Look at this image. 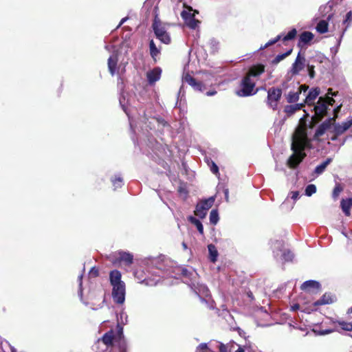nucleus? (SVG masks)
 Segmentation results:
<instances>
[{"instance_id": "3", "label": "nucleus", "mask_w": 352, "mask_h": 352, "mask_svg": "<svg viewBox=\"0 0 352 352\" xmlns=\"http://www.w3.org/2000/svg\"><path fill=\"white\" fill-rule=\"evenodd\" d=\"M306 138V133L300 128L296 130V134L293 136V142L292 144V149L294 151L289 158L287 160V164L290 168L296 167L300 162L302 160L304 155L300 151L304 140Z\"/></svg>"}, {"instance_id": "59", "label": "nucleus", "mask_w": 352, "mask_h": 352, "mask_svg": "<svg viewBox=\"0 0 352 352\" xmlns=\"http://www.w3.org/2000/svg\"><path fill=\"white\" fill-rule=\"evenodd\" d=\"M330 95L332 96H336V94L335 93L332 92V89H328L327 98L329 97Z\"/></svg>"}, {"instance_id": "9", "label": "nucleus", "mask_w": 352, "mask_h": 352, "mask_svg": "<svg viewBox=\"0 0 352 352\" xmlns=\"http://www.w3.org/2000/svg\"><path fill=\"white\" fill-rule=\"evenodd\" d=\"M351 125L352 118L346 122H343L342 124H337L335 120L332 122L331 132L335 133L336 135H340L348 130Z\"/></svg>"}, {"instance_id": "38", "label": "nucleus", "mask_w": 352, "mask_h": 352, "mask_svg": "<svg viewBox=\"0 0 352 352\" xmlns=\"http://www.w3.org/2000/svg\"><path fill=\"white\" fill-rule=\"evenodd\" d=\"M292 52V50H289L287 52H286L284 54H278L277 55L274 60H272L273 64H278L279 62H280L282 60H283L285 58L288 56Z\"/></svg>"}, {"instance_id": "4", "label": "nucleus", "mask_w": 352, "mask_h": 352, "mask_svg": "<svg viewBox=\"0 0 352 352\" xmlns=\"http://www.w3.org/2000/svg\"><path fill=\"white\" fill-rule=\"evenodd\" d=\"M282 91L279 88L272 87L267 91V105L269 108L276 110L281 98Z\"/></svg>"}, {"instance_id": "10", "label": "nucleus", "mask_w": 352, "mask_h": 352, "mask_svg": "<svg viewBox=\"0 0 352 352\" xmlns=\"http://www.w3.org/2000/svg\"><path fill=\"white\" fill-rule=\"evenodd\" d=\"M335 121V118H331L324 121L321 124L318 126L316 132L315 137L319 138L322 136L327 131H331L332 122Z\"/></svg>"}, {"instance_id": "56", "label": "nucleus", "mask_w": 352, "mask_h": 352, "mask_svg": "<svg viewBox=\"0 0 352 352\" xmlns=\"http://www.w3.org/2000/svg\"><path fill=\"white\" fill-rule=\"evenodd\" d=\"M334 102H335V100L332 98H330V97L327 98V104L333 105Z\"/></svg>"}, {"instance_id": "19", "label": "nucleus", "mask_w": 352, "mask_h": 352, "mask_svg": "<svg viewBox=\"0 0 352 352\" xmlns=\"http://www.w3.org/2000/svg\"><path fill=\"white\" fill-rule=\"evenodd\" d=\"M183 81L187 82L188 85L192 86L195 90L202 91L203 85L200 82H197L195 79L188 74H186L183 76Z\"/></svg>"}, {"instance_id": "11", "label": "nucleus", "mask_w": 352, "mask_h": 352, "mask_svg": "<svg viewBox=\"0 0 352 352\" xmlns=\"http://www.w3.org/2000/svg\"><path fill=\"white\" fill-rule=\"evenodd\" d=\"M188 285L190 286L192 289H194L196 294L199 296H205L207 297L209 296V289L208 287L204 284H199L195 280L194 282L187 283Z\"/></svg>"}, {"instance_id": "53", "label": "nucleus", "mask_w": 352, "mask_h": 352, "mask_svg": "<svg viewBox=\"0 0 352 352\" xmlns=\"http://www.w3.org/2000/svg\"><path fill=\"white\" fill-rule=\"evenodd\" d=\"M210 170L213 173H218L219 171V168L218 166L216 165V164L213 162H212V165L210 166Z\"/></svg>"}, {"instance_id": "12", "label": "nucleus", "mask_w": 352, "mask_h": 352, "mask_svg": "<svg viewBox=\"0 0 352 352\" xmlns=\"http://www.w3.org/2000/svg\"><path fill=\"white\" fill-rule=\"evenodd\" d=\"M305 59L303 56H301L299 52L294 63L292 64L290 72L292 75H297L299 72L302 70L305 65Z\"/></svg>"}, {"instance_id": "51", "label": "nucleus", "mask_w": 352, "mask_h": 352, "mask_svg": "<svg viewBox=\"0 0 352 352\" xmlns=\"http://www.w3.org/2000/svg\"><path fill=\"white\" fill-rule=\"evenodd\" d=\"M82 274L79 275L78 277V284H79V291H78V294L79 296H82Z\"/></svg>"}, {"instance_id": "35", "label": "nucleus", "mask_w": 352, "mask_h": 352, "mask_svg": "<svg viewBox=\"0 0 352 352\" xmlns=\"http://www.w3.org/2000/svg\"><path fill=\"white\" fill-rule=\"evenodd\" d=\"M150 54L152 58H155L160 54V50L157 48L154 41L151 40L149 43Z\"/></svg>"}, {"instance_id": "42", "label": "nucleus", "mask_w": 352, "mask_h": 352, "mask_svg": "<svg viewBox=\"0 0 352 352\" xmlns=\"http://www.w3.org/2000/svg\"><path fill=\"white\" fill-rule=\"evenodd\" d=\"M111 182L115 189L121 188L123 185L122 178L120 175H116L115 178L112 179Z\"/></svg>"}, {"instance_id": "54", "label": "nucleus", "mask_w": 352, "mask_h": 352, "mask_svg": "<svg viewBox=\"0 0 352 352\" xmlns=\"http://www.w3.org/2000/svg\"><path fill=\"white\" fill-rule=\"evenodd\" d=\"M292 199L294 201H296L299 198V192L298 191H293L291 192Z\"/></svg>"}, {"instance_id": "7", "label": "nucleus", "mask_w": 352, "mask_h": 352, "mask_svg": "<svg viewBox=\"0 0 352 352\" xmlns=\"http://www.w3.org/2000/svg\"><path fill=\"white\" fill-rule=\"evenodd\" d=\"M112 287V298L113 301L120 305H122L125 301L126 286L125 283Z\"/></svg>"}, {"instance_id": "18", "label": "nucleus", "mask_w": 352, "mask_h": 352, "mask_svg": "<svg viewBox=\"0 0 352 352\" xmlns=\"http://www.w3.org/2000/svg\"><path fill=\"white\" fill-rule=\"evenodd\" d=\"M109 281L111 286L124 284L122 280V274L120 271L114 270L109 273Z\"/></svg>"}, {"instance_id": "52", "label": "nucleus", "mask_w": 352, "mask_h": 352, "mask_svg": "<svg viewBox=\"0 0 352 352\" xmlns=\"http://www.w3.org/2000/svg\"><path fill=\"white\" fill-rule=\"evenodd\" d=\"M98 270L95 267H91V269L89 271V276L93 277H96L98 276Z\"/></svg>"}, {"instance_id": "41", "label": "nucleus", "mask_w": 352, "mask_h": 352, "mask_svg": "<svg viewBox=\"0 0 352 352\" xmlns=\"http://www.w3.org/2000/svg\"><path fill=\"white\" fill-rule=\"evenodd\" d=\"M1 351L3 352H16V350L13 346H10L7 341L4 342L1 341Z\"/></svg>"}, {"instance_id": "43", "label": "nucleus", "mask_w": 352, "mask_h": 352, "mask_svg": "<svg viewBox=\"0 0 352 352\" xmlns=\"http://www.w3.org/2000/svg\"><path fill=\"white\" fill-rule=\"evenodd\" d=\"M296 34H297V31L295 28H293L292 30H290L287 34V35H285L283 38V41H290V40H292L294 39L296 36Z\"/></svg>"}, {"instance_id": "21", "label": "nucleus", "mask_w": 352, "mask_h": 352, "mask_svg": "<svg viewBox=\"0 0 352 352\" xmlns=\"http://www.w3.org/2000/svg\"><path fill=\"white\" fill-rule=\"evenodd\" d=\"M271 248L274 256L277 257L284 250V242L282 240H272L271 241Z\"/></svg>"}, {"instance_id": "13", "label": "nucleus", "mask_w": 352, "mask_h": 352, "mask_svg": "<svg viewBox=\"0 0 352 352\" xmlns=\"http://www.w3.org/2000/svg\"><path fill=\"white\" fill-rule=\"evenodd\" d=\"M309 87L305 85H299L296 91H289L287 96V101L289 103H293L298 100L300 94L303 92L305 93Z\"/></svg>"}, {"instance_id": "40", "label": "nucleus", "mask_w": 352, "mask_h": 352, "mask_svg": "<svg viewBox=\"0 0 352 352\" xmlns=\"http://www.w3.org/2000/svg\"><path fill=\"white\" fill-rule=\"evenodd\" d=\"M281 256L285 261H292L294 258V254L290 250H285L281 252Z\"/></svg>"}, {"instance_id": "29", "label": "nucleus", "mask_w": 352, "mask_h": 352, "mask_svg": "<svg viewBox=\"0 0 352 352\" xmlns=\"http://www.w3.org/2000/svg\"><path fill=\"white\" fill-rule=\"evenodd\" d=\"M305 106L304 103H299L291 105H287L285 107V111L288 115L294 113L296 111L301 109Z\"/></svg>"}, {"instance_id": "17", "label": "nucleus", "mask_w": 352, "mask_h": 352, "mask_svg": "<svg viewBox=\"0 0 352 352\" xmlns=\"http://www.w3.org/2000/svg\"><path fill=\"white\" fill-rule=\"evenodd\" d=\"M320 94V89L318 87L313 88L309 90L308 94L306 96L305 103L308 106H313L314 100Z\"/></svg>"}, {"instance_id": "5", "label": "nucleus", "mask_w": 352, "mask_h": 352, "mask_svg": "<svg viewBox=\"0 0 352 352\" xmlns=\"http://www.w3.org/2000/svg\"><path fill=\"white\" fill-rule=\"evenodd\" d=\"M214 202V197H210L208 199L200 201L196 206L195 214L201 219L205 218L208 210L212 206Z\"/></svg>"}, {"instance_id": "32", "label": "nucleus", "mask_w": 352, "mask_h": 352, "mask_svg": "<svg viewBox=\"0 0 352 352\" xmlns=\"http://www.w3.org/2000/svg\"><path fill=\"white\" fill-rule=\"evenodd\" d=\"M331 158H327L324 162L316 167L314 173L317 175H320L326 169L327 166L331 162Z\"/></svg>"}, {"instance_id": "27", "label": "nucleus", "mask_w": 352, "mask_h": 352, "mask_svg": "<svg viewBox=\"0 0 352 352\" xmlns=\"http://www.w3.org/2000/svg\"><path fill=\"white\" fill-rule=\"evenodd\" d=\"M195 13H198V12L193 10L192 8L188 7L187 8V10H184L182 12L181 16L186 23L187 21L195 18Z\"/></svg>"}, {"instance_id": "46", "label": "nucleus", "mask_w": 352, "mask_h": 352, "mask_svg": "<svg viewBox=\"0 0 352 352\" xmlns=\"http://www.w3.org/2000/svg\"><path fill=\"white\" fill-rule=\"evenodd\" d=\"M282 38L281 35H278L276 38L274 39L270 40L264 46H261L260 47L261 50H264L267 48L269 46H271L274 44H275L276 42H278L280 38Z\"/></svg>"}, {"instance_id": "33", "label": "nucleus", "mask_w": 352, "mask_h": 352, "mask_svg": "<svg viewBox=\"0 0 352 352\" xmlns=\"http://www.w3.org/2000/svg\"><path fill=\"white\" fill-rule=\"evenodd\" d=\"M188 220L191 223L196 226L199 234H204V227L201 222L199 219L190 216L188 217Z\"/></svg>"}, {"instance_id": "36", "label": "nucleus", "mask_w": 352, "mask_h": 352, "mask_svg": "<svg viewBox=\"0 0 352 352\" xmlns=\"http://www.w3.org/2000/svg\"><path fill=\"white\" fill-rule=\"evenodd\" d=\"M185 23L189 28L196 30L197 28H199L200 21L196 19L195 18H193L190 20L187 21Z\"/></svg>"}, {"instance_id": "37", "label": "nucleus", "mask_w": 352, "mask_h": 352, "mask_svg": "<svg viewBox=\"0 0 352 352\" xmlns=\"http://www.w3.org/2000/svg\"><path fill=\"white\" fill-rule=\"evenodd\" d=\"M219 221V213L217 210H212L210 213V222L213 225H216Z\"/></svg>"}, {"instance_id": "58", "label": "nucleus", "mask_w": 352, "mask_h": 352, "mask_svg": "<svg viewBox=\"0 0 352 352\" xmlns=\"http://www.w3.org/2000/svg\"><path fill=\"white\" fill-rule=\"evenodd\" d=\"M216 94H217L216 91H210L206 92V95L208 96H212L215 95Z\"/></svg>"}, {"instance_id": "31", "label": "nucleus", "mask_w": 352, "mask_h": 352, "mask_svg": "<svg viewBox=\"0 0 352 352\" xmlns=\"http://www.w3.org/2000/svg\"><path fill=\"white\" fill-rule=\"evenodd\" d=\"M208 249L209 252V258L210 261L214 263L217 261L218 256V252L217 248L213 244H209L208 245Z\"/></svg>"}, {"instance_id": "60", "label": "nucleus", "mask_w": 352, "mask_h": 352, "mask_svg": "<svg viewBox=\"0 0 352 352\" xmlns=\"http://www.w3.org/2000/svg\"><path fill=\"white\" fill-rule=\"evenodd\" d=\"M235 352H245V350L242 346H239L238 349L235 351Z\"/></svg>"}, {"instance_id": "14", "label": "nucleus", "mask_w": 352, "mask_h": 352, "mask_svg": "<svg viewBox=\"0 0 352 352\" xmlns=\"http://www.w3.org/2000/svg\"><path fill=\"white\" fill-rule=\"evenodd\" d=\"M162 69L160 67H155L147 72L146 78L149 85H153L160 79Z\"/></svg>"}, {"instance_id": "26", "label": "nucleus", "mask_w": 352, "mask_h": 352, "mask_svg": "<svg viewBox=\"0 0 352 352\" xmlns=\"http://www.w3.org/2000/svg\"><path fill=\"white\" fill-rule=\"evenodd\" d=\"M314 37V35L308 31L303 32L300 35L299 38V45L302 44L305 45L310 42Z\"/></svg>"}, {"instance_id": "16", "label": "nucleus", "mask_w": 352, "mask_h": 352, "mask_svg": "<svg viewBox=\"0 0 352 352\" xmlns=\"http://www.w3.org/2000/svg\"><path fill=\"white\" fill-rule=\"evenodd\" d=\"M113 339V331H109L104 333L101 338L98 340L97 344L100 345L103 344L105 346V349H107L112 344Z\"/></svg>"}, {"instance_id": "1", "label": "nucleus", "mask_w": 352, "mask_h": 352, "mask_svg": "<svg viewBox=\"0 0 352 352\" xmlns=\"http://www.w3.org/2000/svg\"><path fill=\"white\" fill-rule=\"evenodd\" d=\"M157 268L162 271L161 274L157 276V278H154L153 280L144 279L142 283L148 286H155L160 280V277H176V276L179 274L186 278L190 277L191 283L196 280L195 279L197 276V274L195 271L190 272L186 268L173 267L172 265L168 267V261H166V266L163 264L159 263Z\"/></svg>"}, {"instance_id": "64", "label": "nucleus", "mask_w": 352, "mask_h": 352, "mask_svg": "<svg viewBox=\"0 0 352 352\" xmlns=\"http://www.w3.org/2000/svg\"><path fill=\"white\" fill-rule=\"evenodd\" d=\"M347 314H352V307H350L348 310H347Z\"/></svg>"}, {"instance_id": "28", "label": "nucleus", "mask_w": 352, "mask_h": 352, "mask_svg": "<svg viewBox=\"0 0 352 352\" xmlns=\"http://www.w3.org/2000/svg\"><path fill=\"white\" fill-rule=\"evenodd\" d=\"M352 206V198L342 199L341 201V208L346 216L350 215V208Z\"/></svg>"}, {"instance_id": "55", "label": "nucleus", "mask_w": 352, "mask_h": 352, "mask_svg": "<svg viewBox=\"0 0 352 352\" xmlns=\"http://www.w3.org/2000/svg\"><path fill=\"white\" fill-rule=\"evenodd\" d=\"M218 346L219 348V352H226V347L225 345L222 344H219Z\"/></svg>"}, {"instance_id": "48", "label": "nucleus", "mask_w": 352, "mask_h": 352, "mask_svg": "<svg viewBox=\"0 0 352 352\" xmlns=\"http://www.w3.org/2000/svg\"><path fill=\"white\" fill-rule=\"evenodd\" d=\"M342 190H343V188L340 186V184H336V186H335L333 191V194H332L333 197L334 199L337 198L338 197V195H340V193L342 191Z\"/></svg>"}, {"instance_id": "30", "label": "nucleus", "mask_w": 352, "mask_h": 352, "mask_svg": "<svg viewBox=\"0 0 352 352\" xmlns=\"http://www.w3.org/2000/svg\"><path fill=\"white\" fill-rule=\"evenodd\" d=\"M329 23L326 20H320L316 27V31L320 34L326 33L328 31Z\"/></svg>"}, {"instance_id": "61", "label": "nucleus", "mask_w": 352, "mask_h": 352, "mask_svg": "<svg viewBox=\"0 0 352 352\" xmlns=\"http://www.w3.org/2000/svg\"><path fill=\"white\" fill-rule=\"evenodd\" d=\"M126 20H127L126 17L122 19L120 22V23H119V25H118V28L121 26Z\"/></svg>"}, {"instance_id": "20", "label": "nucleus", "mask_w": 352, "mask_h": 352, "mask_svg": "<svg viewBox=\"0 0 352 352\" xmlns=\"http://www.w3.org/2000/svg\"><path fill=\"white\" fill-rule=\"evenodd\" d=\"M118 260L126 266H130L133 261V256L129 253L123 251L118 252Z\"/></svg>"}, {"instance_id": "50", "label": "nucleus", "mask_w": 352, "mask_h": 352, "mask_svg": "<svg viewBox=\"0 0 352 352\" xmlns=\"http://www.w3.org/2000/svg\"><path fill=\"white\" fill-rule=\"evenodd\" d=\"M314 332L316 333L318 335L324 336V335H327V334H329V333L333 332V330L332 329H320V330L315 329Z\"/></svg>"}, {"instance_id": "62", "label": "nucleus", "mask_w": 352, "mask_h": 352, "mask_svg": "<svg viewBox=\"0 0 352 352\" xmlns=\"http://www.w3.org/2000/svg\"><path fill=\"white\" fill-rule=\"evenodd\" d=\"M292 310L295 311V310H297L299 309V305H294V306H292Z\"/></svg>"}, {"instance_id": "22", "label": "nucleus", "mask_w": 352, "mask_h": 352, "mask_svg": "<svg viewBox=\"0 0 352 352\" xmlns=\"http://www.w3.org/2000/svg\"><path fill=\"white\" fill-rule=\"evenodd\" d=\"M351 23H352V11H349L346 14L345 17L342 21V25H344L345 27L342 30V32L340 34V38L338 41L339 43H340L341 39H342V36H344L345 32L347 30L349 27L351 25Z\"/></svg>"}, {"instance_id": "24", "label": "nucleus", "mask_w": 352, "mask_h": 352, "mask_svg": "<svg viewBox=\"0 0 352 352\" xmlns=\"http://www.w3.org/2000/svg\"><path fill=\"white\" fill-rule=\"evenodd\" d=\"M320 283L318 281L309 280L304 282L301 286L300 289L305 291H311V289H319Z\"/></svg>"}, {"instance_id": "49", "label": "nucleus", "mask_w": 352, "mask_h": 352, "mask_svg": "<svg viewBox=\"0 0 352 352\" xmlns=\"http://www.w3.org/2000/svg\"><path fill=\"white\" fill-rule=\"evenodd\" d=\"M307 69L309 77L314 78L315 77L314 66L307 64Z\"/></svg>"}, {"instance_id": "8", "label": "nucleus", "mask_w": 352, "mask_h": 352, "mask_svg": "<svg viewBox=\"0 0 352 352\" xmlns=\"http://www.w3.org/2000/svg\"><path fill=\"white\" fill-rule=\"evenodd\" d=\"M143 123L142 126H140L142 130L148 131V129H153L155 127V125L157 124L162 125L163 126H166L167 124L166 122L164 121L162 118H151L150 120L147 118L146 116H144L141 120Z\"/></svg>"}, {"instance_id": "15", "label": "nucleus", "mask_w": 352, "mask_h": 352, "mask_svg": "<svg viewBox=\"0 0 352 352\" xmlns=\"http://www.w3.org/2000/svg\"><path fill=\"white\" fill-rule=\"evenodd\" d=\"M314 110L316 116H321L324 115L327 110V100L324 98L320 97L317 104L314 106Z\"/></svg>"}, {"instance_id": "39", "label": "nucleus", "mask_w": 352, "mask_h": 352, "mask_svg": "<svg viewBox=\"0 0 352 352\" xmlns=\"http://www.w3.org/2000/svg\"><path fill=\"white\" fill-rule=\"evenodd\" d=\"M336 322L340 326V327L345 331H352V323L345 322L343 320H338Z\"/></svg>"}, {"instance_id": "63", "label": "nucleus", "mask_w": 352, "mask_h": 352, "mask_svg": "<svg viewBox=\"0 0 352 352\" xmlns=\"http://www.w3.org/2000/svg\"><path fill=\"white\" fill-rule=\"evenodd\" d=\"M333 134H334V135H333L332 137H331V140L332 141L336 140L337 139V136H338V135H336L335 133H333Z\"/></svg>"}, {"instance_id": "45", "label": "nucleus", "mask_w": 352, "mask_h": 352, "mask_svg": "<svg viewBox=\"0 0 352 352\" xmlns=\"http://www.w3.org/2000/svg\"><path fill=\"white\" fill-rule=\"evenodd\" d=\"M195 352H213L212 350L208 346L207 344L201 343L200 344Z\"/></svg>"}, {"instance_id": "47", "label": "nucleus", "mask_w": 352, "mask_h": 352, "mask_svg": "<svg viewBox=\"0 0 352 352\" xmlns=\"http://www.w3.org/2000/svg\"><path fill=\"white\" fill-rule=\"evenodd\" d=\"M120 105L122 106V109L124 110V111L126 113V115L128 116L129 117V122H130V126H131V129L135 131V127L133 126V120L131 118L128 111H127V109L125 107V105L123 104V100L122 98H120Z\"/></svg>"}, {"instance_id": "6", "label": "nucleus", "mask_w": 352, "mask_h": 352, "mask_svg": "<svg viewBox=\"0 0 352 352\" xmlns=\"http://www.w3.org/2000/svg\"><path fill=\"white\" fill-rule=\"evenodd\" d=\"M153 28L156 37L165 44H168L170 42V38L167 33L164 27L161 24V22L155 19L153 23Z\"/></svg>"}, {"instance_id": "25", "label": "nucleus", "mask_w": 352, "mask_h": 352, "mask_svg": "<svg viewBox=\"0 0 352 352\" xmlns=\"http://www.w3.org/2000/svg\"><path fill=\"white\" fill-rule=\"evenodd\" d=\"M334 298L330 294L325 293L319 300L314 302L315 306L328 305L333 302Z\"/></svg>"}, {"instance_id": "34", "label": "nucleus", "mask_w": 352, "mask_h": 352, "mask_svg": "<svg viewBox=\"0 0 352 352\" xmlns=\"http://www.w3.org/2000/svg\"><path fill=\"white\" fill-rule=\"evenodd\" d=\"M212 53L218 52L220 47L219 42L215 38H210L208 43Z\"/></svg>"}, {"instance_id": "23", "label": "nucleus", "mask_w": 352, "mask_h": 352, "mask_svg": "<svg viewBox=\"0 0 352 352\" xmlns=\"http://www.w3.org/2000/svg\"><path fill=\"white\" fill-rule=\"evenodd\" d=\"M118 60L116 54H112L108 58V69L112 76L116 74Z\"/></svg>"}, {"instance_id": "57", "label": "nucleus", "mask_w": 352, "mask_h": 352, "mask_svg": "<svg viewBox=\"0 0 352 352\" xmlns=\"http://www.w3.org/2000/svg\"><path fill=\"white\" fill-rule=\"evenodd\" d=\"M224 194H225L226 199L228 201V198H229V191H228V189H227V188L224 189Z\"/></svg>"}, {"instance_id": "44", "label": "nucleus", "mask_w": 352, "mask_h": 352, "mask_svg": "<svg viewBox=\"0 0 352 352\" xmlns=\"http://www.w3.org/2000/svg\"><path fill=\"white\" fill-rule=\"evenodd\" d=\"M316 192V187L314 184H309L305 188V195L308 197L311 196Z\"/></svg>"}, {"instance_id": "2", "label": "nucleus", "mask_w": 352, "mask_h": 352, "mask_svg": "<svg viewBox=\"0 0 352 352\" xmlns=\"http://www.w3.org/2000/svg\"><path fill=\"white\" fill-rule=\"evenodd\" d=\"M264 71L265 67L263 65H254L250 67L247 75L241 80V88L236 91V94L240 97H247L255 94L257 90H254L256 82L252 78L259 76Z\"/></svg>"}]
</instances>
